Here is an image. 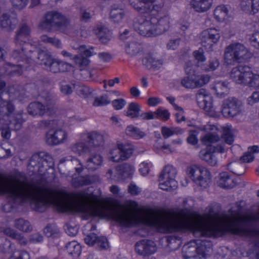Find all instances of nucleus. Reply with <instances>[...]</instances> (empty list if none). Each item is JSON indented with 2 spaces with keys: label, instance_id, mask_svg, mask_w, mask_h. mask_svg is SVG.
<instances>
[{
  "label": "nucleus",
  "instance_id": "nucleus-2",
  "mask_svg": "<svg viewBox=\"0 0 259 259\" xmlns=\"http://www.w3.org/2000/svg\"><path fill=\"white\" fill-rule=\"evenodd\" d=\"M15 106L11 101L5 100L0 97V131L3 138L8 140L11 137V131L21 129L25 121L23 111L13 114Z\"/></svg>",
  "mask_w": 259,
  "mask_h": 259
},
{
  "label": "nucleus",
  "instance_id": "nucleus-1",
  "mask_svg": "<svg viewBox=\"0 0 259 259\" xmlns=\"http://www.w3.org/2000/svg\"><path fill=\"white\" fill-rule=\"evenodd\" d=\"M130 3L136 11L146 15L137 18L134 22L135 30L141 35L155 37L168 30L171 22L170 16H159L164 6L162 0H130Z\"/></svg>",
  "mask_w": 259,
  "mask_h": 259
},
{
  "label": "nucleus",
  "instance_id": "nucleus-43",
  "mask_svg": "<svg viewBox=\"0 0 259 259\" xmlns=\"http://www.w3.org/2000/svg\"><path fill=\"white\" fill-rule=\"evenodd\" d=\"M161 132L165 139H167L175 134H178L182 132V130L179 128H169L166 126L162 127Z\"/></svg>",
  "mask_w": 259,
  "mask_h": 259
},
{
  "label": "nucleus",
  "instance_id": "nucleus-20",
  "mask_svg": "<svg viewBox=\"0 0 259 259\" xmlns=\"http://www.w3.org/2000/svg\"><path fill=\"white\" fill-rule=\"evenodd\" d=\"M82 138H86L91 144L94 146H100L104 143V135L97 131H92L84 133L82 135Z\"/></svg>",
  "mask_w": 259,
  "mask_h": 259
},
{
  "label": "nucleus",
  "instance_id": "nucleus-56",
  "mask_svg": "<svg viewBox=\"0 0 259 259\" xmlns=\"http://www.w3.org/2000/svg\"><path fill=\"white\" fill-rule=\"evenodd\" d=\"M193 56L198 62H204L206 58L204 55V51L202 48H199L198 50L193 52Z\"/></svg>",
  "mask_w": 259,
  "mask_h": 259
},
{
  "label": "nucleus",
  "instance_id": "nucleus-4",
  "mask_svg": "<svg viewBox=\"0 0 259 259\" xmlns=\"http://www.w3.org/2000/svg\"><path fill=\"white\" fill-rule=\"evenodd\" d=\"M231 78L236 83L259 89V74H254L247 66H239L232 69Z\"/></svg>",
  "mask_w": 259,
  "mask_h": 259
},
{
  "label": "nucleus",
  "instance_id": "nucleus-5",
  "mask_svg": "<svg viewBox=\"0 0 259 259\" xmlns=\"http://www.w3.org/2000/svg\"><path fill=\"white\" fill-rule=\"evenodd\" d=\"M42 102L30 103L27 107L28 114L33 116H42L45 114H51L56 109V100L50 93L42 96Z\"/></svg>",
  "mask_w": 259,
  "mask_h": 259
},
{
  "label": "nucleus",
  "instance_id": "nucleus-3",
  "mask_svg": "<svg viewBox=\"0 0 259 259\" xmlns=\"http://www.w3.org/2000/svg\"><path fill=\"white\" fill-rule=\"evenodd\" d=\"M220 140L219 136L213 133H207L200 138L202 144L206 146V147L199 152V157L201 159L212 166L217 165L218 163V158L215 153H224L226 151L223 143L215 145Z\"/></svg>",
  "mask_w": 259,
  "mask_h": 259
},
{
  "label": "nucleus",
  "instance_id": "nucleus-7",
  "mask_svg": "<svg viewBox=\"0 0 259 259\" xmlns=\"http://www.w3.org/2000/svg\"><path fill=\"white\" fill-rule=\"evenodd\" d=\"M187 174L193 182L202 188H207L211 183V174L204 166L192 165L187 168Z\"/></svg>",
  "mask_w": 259,
  "mask_h": 259
},
{
  "label": "nucleus",
  "instance_id": "nucleus-53",
  "mask_svg": "<svg viewBox=\"0 0 259 259\" xmlns=\"http://www.w3.org/2000/svg\"><path fill=\"white\" fill-rule=\"evenodd\" d=\"M220 65V62L218 59L213 58L210 60L208 62V67H205L204 70L206 71H211L215 70Z\"/></svg>",
  "mask_w": 259,
  "mask_h": 259
},
{
  "label": "nucleus",
  "instance_id": "nucleus-58",
  "mask_svg": "<svg viewBox=\"0 0 259 259\" xmlns=\"http://www.w3.org/2000/svg\"><path fill=\"white\" fill-rule=\"evenodd\" d=\"M126 102L123 99H118L112 101V104L116 110H120L123 108Z\"/></svg>",
  "mask_w": 259,
  "mask_h": 259
},
{
  "label": "nucleus",
  "instance_id": "nucleus-36",
  "mask_svg": "<svg viewBox=\"0 0 259 259\" xmlns=\"http://www.w3.org/2000/svg\"><path fill=\"white\" fill-rule=\"evenodd\" d=\"M71 151L79 155H81L89 151L88 146L83 142H76L70 146Z\"/></svg>",
  "mask_w": 259,
  "mask_h": 259
},
{
  "label": "nucleus",
  "instance_id": "nucleus-32",
  "mask_svg": "<svg viewBox=\"0 0 259 259\" xmlns=\"http://www.w3.org/2000/svg\"><path fill=\"white\" fill-rule=\"evenodd\" d=\"M143 61L146 63L148 67L150 65L151 67L155 68L160 67L163 64L162 60L159 59L155 54H148L144 59Z\"/></svg>",
  "mask_w": 259,
  "mask_h": 259
},
{
  "label": "nucleus",
  "instance_id": "nucleus-63",
  "mask_svg": "<svg viewBox=\"0 0 259 259\" xmlns=\"http://www.w3.org/2000/svg\"><path fill=\"white\" fill-rule=\"evenodd\" d=\"M43 240V236L38 233H34L29 236V241L33 243H39Z\"/></svg>",
  "mask_w": 259,
  "mask_h": 259
},
{
  "label": "nucleus",
  "instance_id": "nucleus-9",
  "mask_svg": "<svg viewBox=\"0 0 259 259\" xmlns=\"http://www.w3.org/2000/svg\"><path fill=\"white\" fill-rule=\"evenodd\" d=\"M133 151L134 147L131 144L118 142L117 147L110 150L109 159L113 162L125 160L131 157Z\"/></svg>",
  "mask_w": 259,
  "mask_h": 259
},
{
  "label": "nucleus",
  "instance_id": "nucleus-42",
  "mask_svg": "<svg viewBox=\"0 0 259 259\" xmlns=\"http://www.w3.org/2000/svg\"><path fill=\"white\" fill-rule=\"evenodd\" d=\"M37 59L39 61V63L47 66L52 58L51 55L45 51H39L37 53Z\"/></svg>",
  "mask_w": 259,
  "mask_h": 259
},
{
  "label": "nucleus",
  "instance_id": "nucleus-47",
  "mask_svg": "<svg viewBox=\"0 0 259 259\" xmlns=\"http://www.w3.org/2000/svg\"><path fill=\"white\" fill-rule=\"evenodd\" d=\"M156 118H159L164 121L167 120L169 118L170 113L166 109L158 108L155 112Z\"/></svg>",
  "mask_w": 259,
  "mask_h": 259
},
{
  "label": "nucleus",
  "instance_id": "nucleus-38",
  "mask_svg": "<svg viewBox=\"0 0 259 259\" xmlns=\"http://www.w3.org/2000/svg\"><path fill=\"white\" fill-rule=\"evenodd\" d=\"M140 50L141 45L136 41H132L127 44L125 48L126 54L131 56H134L138 54Z\"/></svg>",
  "mask_w": 259,
  "mask_h": 259
},
{
  "label": "nucleus",
  "instance_id": "nucleus-51",
  "mask_svg": "<svg viewBox=\"0 0 259 259\" xmlns=\"http://www.w3.org/2000/svg\"><path fill=\"white\" fill-rule=\"evenodd\" d=\"M73 59L76 64L79 67L86 66L90 63V60L87 58L80 55H76L73 57Z\"/></svg>",
  "mask_w": 259,
  "mask_h": 259
},
{
  "label": "nucleus",
  "instance_id": "nucleus-44",
  "mask_svg": "<svg viewBox=\"0 0 259 259\" xmlns=\"http://www.w3.org/2000/svg\"><path fill=\"white\" fill-rule=\"evenodd\" d=\"M159 188L163 190L168 191L171 189H175L177 187V182L175 184H172L171 180H163L162 178L159 177Z\"/></svg>",
  "mask_w": 259,
  "mask_h": 259
},
{
  "label": "nucleus",
  "instance_id": "nucleus-50",
  "mask_svg": "<svg viewBox=\"0 0 259 259\" xmlns=\"http://www.w3.org/2000/svg\"><path fill=\"white\" fill-rule=\"evenodd\" d=\"M198 132L196 130H191L189 132V136L187 139V142L192 145H196L198 142L197 137Z\"/></svg>",
  "mask_w": 259,
  "mask_h": 259
},
{
  "label": "nucleus",
  "instance_id": "nucleus-39",
  "mask_svg": "<svg viewBox=\"0 0 259 259\" xmlns=\"http://www.w3.org/2000/svg\"><path fill=\"white\" fill-rule=\"evenodd\" d=\"M125 133L127 135L136 139L142 138L145 136L144 132L133 125L128 126L125 130Z\"/></svg>",
  "mask_w": 259,
  "mask_h": 259
},
{
  "label": "nucleus",
  "instance_id": "nucleus-21",
  "mask_svg": "<svg viewBox=\"0 0 259 259\" xmlns=\"http://www.w3.org/2000/svg\"><path fill=\"white\" fill-rule=\"evenodd\" d=\"M230 10V7L227 5H220L218 6L213 11L215 19L219 22L228 20L231 16Z\"/></svg>",
  "mask_w": 259,
  "mask_h": 259
},
{
  "label": "nucleus",
  "instance_id": "nucleus-45",
  "mask_svg": "<svg viewBox=\"0 0 259 259\" xmlns=\"http://www.w3.org/2000/svg\"><path fill=\"white\" fill-rule=\"evenodd\" d=\"M92 183L91 178L88 176L84 177H78L73 180V183L75 187L90 185Z\"/></svg>",
  "mask_w": 259,
  "mask_h": 259
},
{
  "label": "nucleus",
  "instance_id": "nucleus-6",
  "mask_svg": "<svg viewBox=\"0 0 259 259\" xmlns=\"http://www.w3.org/2000/svg\"><path fill=\"white\" fill-rule=\"evenodd\" d=\"M250 53L245 46L241 43L236 42L230 44L225 51V63L228 65H234L241 62L250 57Z\"/></svg>",
  "mask_w": 259,
  "mask_h": 259
},
{
  "label": "nucleus",
  "instance_id": "nucleus-64",
  "mask_svg": "<svg viewBox=\"0 0 259 259\" xmlns=\"http://www.w3.org/2000/svg\"><path fill=\"white\" fill-rule=\"evenodd\" d=\"M252 44L256 48L259 49V32H255L252 34L250 38Z\"/></svg>",
  "mask_w": 259,
  "mask_h": 259
},
{
  "label": "nucleus",
  "instance_id": "nucleus-33",
  "mask_svg": "<svg viewBox=\"0 0 259 259\" xmlns=\"http://www.w3.org/2000/svg\"><path fill=\"white\" fill-rule=\"evenodd\" d=\"M14 226L20 231L28 232L32 230V227L30 223L24 219H19L15 220Z\"/></svg>",
  "mask_w": 259,
  "mask_h": 259
},
{
  "label": "nucleus",
  "instance_id": "nucleus-35",
  "mask_svg": "<svg viewBox=\"0 0 259 259\" xmlns=\"http://www.w3.org/2000/svg\"><path fill=\"white\" fill-rule=\"evenodd\" d=\"M125 17L123 10L119 8H112L110 13V18L115 23H119Z\"/></svg>",
  "mask_w": 259,
  "mask_h": 259
},
{
  "label": "nucleus",
  "instance_id": "nucleus-30",
  "mask_svg": "<svg viewBox=\"0 0 259 259\" xmlns=\"http://www.w3.org/2000/svg\"><path fill=\"white\" fill-rule=\"evenodd\" d=\"M212 89L214 91L216 95L220 97H224L228 94L229 91L228 84L225 81H216Z\"/></svg>",
  "mask_w": 259,
  "mask_h": 259
},
{
  "label": "nucleus",
  "instance_id": "nucleus-18",
  "mask_svg": "<svg viewBox=\"0 0 259 259\" xmlns=\"http://www.w3.org/2000/svg\"><path fill=\"white\" fill-rule=\"evenodd\" d=\"M135 249L138 254L147 255L154 253L156 250V247L153 241L142 240L136 243Z\"/></svg>",
  "mask_w": 259,
  "mask_h": 259
},
{
  "label": "nucleus",
  "instance_id": "nucleus-41",
  "mask_svg": "<svg viewBox=\"0 0 259 259\" xmlns=\"http://www.w3.org/2000/svg\"><path fill=\"white\" fill-rule=\"evenodd\" d=\"M75 84H70L63 80L60 83V91L64 95H70L75 90Z\"/></svg>",
  "mask_w": 259,
  "mask_h": 259
},
{
  "label": "nucleus",
  "instance_id": "nucleus-8",
  "mask_svg": "<svg viewBox=\"0 0 259 259\" xmlns=\"http://www.w3.org/2000/svg\"><path fill=\"white\" fill-rule=\"evenodd\" d=\"M65 18L60 13L55 11L48 12L41 20L39 27L50 31L54 28H59L65 24Z\"/></svg>",
  "mask_w": 259,
  "mask_h": 259
},
{
  "label": "nucleus",
  "instance_id": "nucleus-16",
  "mask_svg": "<svg viewBox=\"0 0 259 259\" xmlns=\"http://www.w3.org/2000/svg\"><path fill=\"white\" fill-rule=\"evenodd\" d=\"M31 28L26 24L21 25L15 32L14 43L15 46H28L27 42L30 36Z\"/></svg>",
  "mask_w": 259,
  "mask_h": 259
},
{
  "label": "nucleus",
  "instance_id": "nucleus-54",
  "mask_svg": "<svg viewBox=\"0 0 259 259\" xmlns=\"http://www.w3.org/2000/svg\"><path fill=\"white\" fill-rule=\"evenodd\" d=\"M78 49L80 53H83L87 57H91L97 54V52L94 51L95 48L92 47L86 49L85 46H80Z\"/></svg>",
  "mask_w": 259,
  "mask_h": 259
},
{
  "label": "nucleus",
  "instance_id": "nucleus-12",
  "mask_svg": "<svg viewBox=\"0 0 259 259\" xmlns=\"http://www.w3.org/2000/svg\"><path fill=\"white\" fill-rule=\"evenodd\" d=\"M220 37V31L215 28L205 29L200 34L201 44L208 51L212 50L213 45L219 42Z\"/></svg>",
  "mask_w": 259,
  "mask_h": 259
},
{
  "label": "nucleus",
  "instance_id": "nucleus-34",
  "mask_svg": "<svg viewBox=\"0 0 259 259\" xmlns=\"http://www.w3.org/2000/svg\"><path fill=\"white\" fill-rule=\"evenodd\" d=\"M140 111V105L136 102H132L127 106L126 115L133 118H137L139 117Z\"/></svg>",
  "mask_w": 259,
  "mask_h": 259
},
{
  "label": "nucleus",
  "instance_id": "nucleus-59",
  "mask_svg": "<svg viewBox=\"0 0 259 259\" xmlns=\"http://www.w3.org/2000/svg\"><path fill=\"white\" fill-rule=\"evenodd\" d=\"M259 102V92H254L247 99V103L250 105L258 103Z\"/></svg>",
  "mask_w": 259,
  "mask_h": 259
},
{
  "label": "nucleus",
  "instance_id": "nucleus-29",
  "mask_svg": "<svg viewBox=\"0 0 259 259\" xmlns=\"http://www.w3.org/2000/svg\"><path fill=\"white\" fill-rule=\"evenodd\" d=\"M134 167L127 163L118 165L115 168V171L118 178L130 177L134 172Z\"/></svg>",
  "mask_w": 259,
  "mask_h": 259
},
{
  "label": "nucleus",
  "instance_id": "nucleus-46",
  "mask_svg": "<svg viewBox=\"0 0 259 259\" xmlns=\"http://www.w3.org/2000/svg\"><path fill=\"white\" fill-rule=\"evenodd\" d=\"M110 102L106 95H103L96 97L93 103V105L95 107L105 106L109 104Z\"/></svg>",
  "mask_w": 259,
  "mask_h": 259
},
{
  "label": "nucleus",
  "instance_id": "nucleus-19",
  "mask_svg": "<svg viewBox=\"0 0 259 259\" xmlns=\"http://www.w3.org/2000/svg\"><path fill=\"white\" fill-rule=\"evenodd\" d=\"M85 242L89 246L96 245L99 248L106 249L108 247V242L106 238L97 237L95 233H90L84 238Z\"/></svg>",
  "mask_w": 259,
  "mask_h": 259
},
{
  "label": "nucleus",
  "instance_id": "nucleus-22",
  "mask_svg": "<svg viewBox=\"0 0 259 259\" xmlns=\"http://www.w3.org/2000/svg\"><path fill=\"white\" fill-rule=\"evenodd\" d=\"M93 31L103 43L107 42L111 38V31L104 25H97L94 28Z\"/></svg>",
  "mask_w": 259,
  "mask_h": 259
},
{
  "label": "nucleus",
  "instance_id": "nucleus-24",
  "mask_svg": "<svg viewBox=\"0 0 259 259\" xmlns=\"http://www.w3.org/2000/svg\"><path fill=\"white\" fill-rule=\"evenodd\" d=\"M24 67L23 65L19 64L18 65L12 64L11 63H7L4 64V66L0 68L4 69V75L2 77H4L7 75L13 76L15 75H20L22 73V68Z\"/></svg>",
  "mask_w": 259,
  "mask_h": 259
},
{
  "label": "nucleus",
  "instance_id": "nucleus-25",
  "mask_svg": "<svg viewBox=\"0 0 259 259\" xmlns=\"http://www.w3.org/2000/svg\"><path fill=\"white\" fill-rule=\"evenodd\" d=\"M218 184L219 186L223 188H232L235 186V184L232 178L227 172H222L218 177Z\"/></svg>",
  "mask_w": 259,
  "mask_h": 259
},
{
  "label": "nucleus",
  "instance_id": "nucleus-13",
  "mask_svg": "<svg viewBox=\"0 0 259 259\" xmlns=\"http://www.w3.org/2000/svg\"><path fill=\"white\" fill-rule=\"evenodd\" d=\"M210 80L208 75L193 74L184 77L181 80L182 85L187 89H195L207 83Z\"/></svg>",
  "mask_w": 259,
  "mask_h": 259
},
{
  "label": "nucleus",
  "instance_id": "nucleus-11",
  "mask_svg": "<svg viewBox=\"0 0 259 259\" xmlns=\"http://www.w3.org/2000/svg\"><path fill=\"white\" fill-rule=\"evenodd\" d=\"M242 102L234 97L225 100L222 106V113L224 117H233L241 113Z\"/></svg>",
  "mask_w": 259,
  "mask_h": 259
},
{
  "label": "nucleus",
  "instance_id": "nucleus-28",
  "mask_svg": "<svg viewBox=\"0 0 259 259\" xmlns=\"http://www.w3.org/2000/svg\"><path fill=\"white\" fill-rule=\"evenodd\" d=\"M213 0H193L192 5L196 11L203 12L210 9Z\"/></svg>",
  "mask_w": 259,
  "mask_h": 259
},
{
  "label": "nucleus",
  "instance_id": "nucleus-37",
  "mask_svg": "<svg viewBox=\"0 0 259 259\" xmlns=\"http://www.w3.org/2000/svg\"><path fill=\"white\" fill-rule=\"evenodd\" d=\"M75 91L79 96L83 98H87L94 92L93 89L79 83L75 84Z\"/></svg>",
  "mask_w": 259,
  "mask_h": 259
},
{
  "label": "nucleus",
  "instance_id": "nucleus-23",
  "mask_svg": "<svg viewBox=\"0 0 259 259\" xmlns=\"http://www.w3.org/2000/svg\"><path fill=\"white\" fill-rule=\"evenodd\" d=\"M1 232L4 233L7 236L16 240L21 245H26L28 243V240L24 236L14 230L11 227H6L1 228Z\"/></svg>",
  "mask_w": 259,
  "mask_h": 259
},
{
  "label": "nucleus",
  "instance_id": "nucleus-17",
  "mask_svg": "<svg viewBox=\"0 0 259 259\" xmlns=\"http://www.w3.org/2000/svg\"><path fill=\"white\" fill-rule=\"evenodd\" d=\"M18 20L16 14L14 13H4L0 20L1 27L7 31H12L16 27Z\"/></svg>",
  "mask_w": 259,
  "mask_h": 259
},
{
  "label": "nucleus",
  "instance_id": "nucleus-27",
  "mask_svg": "<svg viewBox=\"0 0 259 259\" xmlns=\"http://www.w3.org/2000/svg\"><path fill=\"white\" fill-rule=\"evenodd\" d=\"M177 173V171L176 168L171 165L168 164L164 167L159 177L162 178L163 180H171L172 184H175L176 183L175 178Z\"/></svg>",
  "mask_w": 259,
  "mask_h": 259
},
{
  "label": "nucleus",
  "instance_id": "nucleus-14",
  "mask_svg": "<svg viewBox=\"0 0 259 259\" xmlns=\"http://www.w3.org/2000/svg\"><path fill=\"white\" fill-rule=\"evenodd\" d=\"M67 133L61 128H52L46 135V142L50 145L63 143L67 139Z\"/></svg>",
  "mask_w": 259,
  "mask_h": 259
},
{
  "label": "nucleus",
  "instance_id": "nucleus-31",
  "mask_svg": "<svg viewBox=\"0 0 259 259\" xmlns=\"http://www.w3.org/2000/svg\"><path fill=\"white\" fill-rule=\"evenodd\" d=\"M81 249V246L74 241L68 243L66 245L67 252L74 258L79 257Z\"/></svg>",
  "mask_w": 259,
  "mask_h": 259
},
{
  "label": "nucleus",
  "instance_id": "nucleus-52",
  "mask_svg": "<svg viewBox=\"0 0 259 259\" xmlns=\"http://www.w3.org/2000/svg\"><path fill=\"white\" fill-rule=\"evenodd\" d=\"M29 0H11V3L15 9L21 10L27 5Z\"/></svg>",
  "mask_w": 259,
  "mask_h": 259
},
{
  "label": "nucleus",
  "instance_id": "nucleus-26",
  "mask_svg": "<svg viewBox=\"0 0 259 259\" xmlns=\"http://www.w3.org/2000/svg\"><path fill=\"white\" fill-rule=\"evenodd\" d=\"M103 158L100 154L95 153L91 155L88 159L86 167L89 169L95 170L103 162Z\"/></svg>",
  "mask_w": 259,
  "mask_h": 259
},
{
  "label": "nucleus",
  "instance_id": "nucleus-62",
  "mask_svg": "<svg viewBox=\"0 0 259 259\" xmlns=\"http://www.w3.org/2000/svg\"><path fill=\"white\" fill-rule=\"evenodd\" d=\"M180 41V39L179 38L170 39L167 44V49L171 50L177 49L179 46Z\"/></svg>",
  "mask_w": 259,
  "mask_h": 259
},
{
  "label": "nucleus",
  "instance_id": "nucleus-49",
  "mask_svg": "<svg viewBox=\"0 0 259 259\" xmlns=\"http://www.w3.org/2000/svg\"><path fill=\"white\" fill-rule=\"evenodd\" d=\"M154 148L157 152H158L160 150H161L164 153H172L174 151V150L170 148L169 145H162L158 141L154 144Z\"/></svg>",
  "mask_w": 259,
  "mask_h": 259
},
{
  "label": "nucleus",
  "instance_id": "nucleus-48",
  "mask_svg": "<svg viewBox=\"0 0 259 259\" xmlns=\"http://www.w3.org/2000/svg\"><path fill=\"white\" fill-rule=\"evenodd\" d=\"M227 167L229 170L237 175H241L244 172L243 170L239 169V168L242 167V165L238 162L230 163L228 164Z\"/></svg>",
  "mask_w": 259,
  "mask_h": 259
},
{
  "label": "nucleus",
  "instance_id": "nucleus-60",
  "mask_svg": "<svg viewBox=\"0 0 259 259\" xmlns=\"http://www.w3.org/2000/svg\"><path fill=\"white\" fill-rule=\"evenodd\" d=\"M252 0H241L240 7L242 10L245 12H250L251 11Z\"/></svg>",
  "mask_w": 259,
  "mask_h": 259
},
{
  "label": "nucleus",
  "instance_id": "nucleus-40",
  "mask_svg": "<svg viewBox=\"0 0 259 259\" xmlns=\"http://www.w3.org/2000/svg\"><path fill=\"white\" fill-rule=\"evenodd\" d=\"M231 130V125H227L223 127V133L222 134L223 139L227 144L229 145L232 144L234 140Z\"/></svg>",
  "mask_w": 259,
  "mask_h": 259
},
{
  "label": "nucleus",
  "instance_id": "nucleus-15",
  "mask_svg": "<svg viewBox=\"0 0 259 259\" xmlns=\"http://www.w3.org/2000/svg\"><path fill=\"white\" fill-rule=\"evenodd\" d=\"M196 99L200 108L208 112L212 110V98L205 89H201L197 91Z\"/></svg>",
  "mask_w": 259,
  "mask_h": 259
},
{
  "label": "nucleus",
  "instance_id": "nucleus-10",
  "mask_svg": "<svg viewBox=\"0 0 259 259\" xmlns=\"http://www.w3.org/2000/svg\"><path fill=\"white\" fill-rule=\"evenodd\" d=\"M28 46H15L16 47L11 53V58L19 64L23 65L24 67H27V65L30 64L34 60V56L36 53L32 51H27Z\"/></svg>",
  "mask_w": 259,
  "mask_h": 259
},
{
  "label": "nucleus",
  "instance_id": "nucleus-55",
  "mask_svg": "<svg viewBox=\"0 0 259 259\" xmlns=\"http://www.w3.org/2000/svg\"><path fill=\"white\" fill-rule=\"evenodd\" d=\"M47 66L49 67L50 71L53 73L59 72V60L52 59Z\"/></svg>",
  "mask_w": 259,
  "mask_h": 259
},
{
  "label": "nucleus",
  "instance_id": "nucleus-61",
  "mask_svg": "<svg viewBox=\"0 0 259 259\" xmlns=\"http://www.w3.org/2000/svg\"><path fill=\"white\" fill-rule=\"evenodd\" d=\"M150 170L149 164L146 162H143L139 165V171L143 176L148 174Z\"/></svg>",
  "mask_w": 259,
  "mask_h": 259
},
{
  "label": "nucleus",
  "instance_id": "nucleus-57",
  "mask_svg": "<svg viewBox=\"0 0 259 259\" xmlns=\"http://www.w3.org/2000/svg\"><path fill=\"white\" fill-rule=\"evenodd\" d=\"M93 15V13L89 10L82 9L80 10V18L82 21H88L91 19Z\"/></svg>",
  "mask_w": 259,
  "mask_h": 259
}]
</instances>
